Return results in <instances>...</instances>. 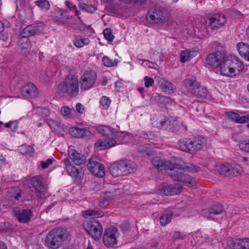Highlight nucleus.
Returning a JSON list of instances; mask_svg holds the SVG:
<instances>
[{
  "instance_id": "1",
  "label": "nucleus",
  "mask_w": 249,
  "mask_h": 249,
  "mask_svg": "<svg viewBox=\"0 0 249 249\" xmlns=\"http://www.w3.org/2000/svg\"><path fill=\"white\" fill-rule=\"evenodd\" d=\"M218 69L221 75L233 77L243 71L244 65L238 57L230 55L225 56Z\"/></svg>"
},
{
  "instance_id": "2",
  "label": "nucleus",
  "mask_w": 249,
  "mask_h": 249,
  "mask_svg": "<svg viewBox=\"0 0 249 249\" xmlns=\"http://www.w3.org/2000/svg\"><path fill=\"white\" fill-rule=\"evenodd\" d=\"M174 167L170 169V175L173 180L183 183L184 184L193 187L195 185V181L193 178L187 174H185L184 171L185 169L193 172H197L199 171V168L194 166H186L182 167L181 165L173 163Z\"/></svg>"
},
{
  "instance_id": "3",
  "label": "nucleus",
  "mask_w": 249,
  "mask_h": 249,
  "mask_svg": "<svg viewBox=\"0 0 249 249\" xmlns=\"http://www.w3.org/2000/svg\"><path fill=\"white\" fill-rule=\"evenodd\" d=\"M57 92L61 96H76L79 93L78 79L74 75H67L64 80L58 85Z\"/></svg>"
},
{
  "instance_id": "4",
  "label": "nucleus",
  "mask_w": 249,
  "mask_h": 249,
  "mask_svg": "<svg viewBox=\"0 0 249 249\" xmlns=\"http://www.w3.org/2000/svg\"><path fill=\"white\" fill-rule=\"evenodd\" d=\"M68 232L63 228H54L47 234L45 245L50 249H58L68 239Z\"/></svg>"
},
{
  "instance_id": "5",
  "label": "nucleus",
  "mask_w": 249,
  "mask_h": 249,
  "mask_svg": "<svg viewBox=\"0 0 249 249\" xmlns=\"http://www.w3.org/2000/svg\"><path fill=\"white\" fill-rule=\"evenodd\" d=\"M136 163L130 160H123L111 164L109 168L111 174L114 177L126 176L136 171Z\"/></svg>"
},
{
  "instance_id": "6",
  "label": "nucleus",
  "mask_w": 249,
  "mask_h": 249,
  "mask_svg": "<svg viewBox=\"0 0 249 249\" xmlns=\"http://www.w3.org/2000/svg\"><path fill=\"white\" fill-rule=\"evenodd\" d=\"M126 135L123 132H114L110 139L107 140H98L94 144L97 150H102L110 148L115 144L123 143Z\"/></svg>"
},
{
  "instance_id": "7",
  "label": "nucleus",
  "mask_w": 249,
  "mask_h": 249,
  "mask_svg": "<svg viewBox=\"0 0 249 249\" xmlns=\"http://www.w3.org/2000/svg\"><path fill=\"white\" fill-rule=\"evenodd\" d=\"M183 84L188 91L196 98H206L208 95V89L196 80L186 79L183 81Z\"/></svg>"
},
{
  "instance_id": "8",
  "label": "nucleus",
  "mask_w": 249,
  "mask_h": 249,
  "mask_svg": "<svg viewBox=\"0 0 249 249\" xmlns=\"http://www.w3.org/2000/svg\"><path fill=\"white\" fill-rule=\"evenodd\" d=\"M170 17V14L166 9L155 8L148 12L146 18L151 23L157 24L167 21Z\"/></svg>"
},
{
  "instance_id": "9",
  "label": "nucleus",
  "mask_w": 249,
  "mask_h": 249,
  "mask_svg": "<svg viewBox=\"0 0 249 249\" xmlns=\"http://www.w3.org/2000/svg\"><path fill=\"white\" fill-rule=\"evenodd\" d=\"M84 230L95 241L99 240L102 236L103 227L97 220L92 218L83 224Z\"/></svg>"
},
{
  "instance_id": "10",
  "label": "nucleus",
  "mask_w": 249,
  "mask_h": 249,
  "mask_svg": "<svg viewBox=\"0 0 249 249\" xmlns=\"http://www.w3.org/2000/svg\"><path fill=\"white\" fill-rule=\"evenodd\" d=\"M36 32H20L21 37L19 39L18 44V51L24 57H28L31 50V43L29 39V36H34Z\"/></svg>"
},
{
  "instance_id": "11",
  "label": "nucleus",
  "mask_w": 249,
  "mask_h": 249,
  "mask_svg": "<svg viewBox=\"0 0 249 249\" xmlns=\"http://www.w3.org/2000/svg\"><path fill=\"white\" fill-rule=\"evenodd\" d=\"M97 74L93 70L85 71L80 78L79 84L82 90H88L93 87L97 80Z\"/></svg>"
},
{
  "instance_id": "12",
  "label": "nucleus",
  "mask_w": 249,
  "mask_h": 249,
  "mask_svg": "<svg viewBox=\"0 0 249 249\" xmlns=\"http://www.w3.org/2000/svg\"><path fill=\"white\" fill-rule=\"evenodd\" d=\"M99 160L97 157H92L89 159L87 166L92 175L98 177H103L105 176V169L104 165Z\"/></svg>"
},
{
  "instance_id": "13",
  "label": "nucleus",
  "mask_w": 249,
  "mask_h": 249,
  "mask_svg": "<svg viewBox=\"0 0 249 249\" xmlns=\"http://www.w3.org/2000/svg\"><path fill=\"white\" fill-rule=\"evenodd\" d=\"M225 57V55L223 52L217 51L209 53L205 59L204 63L214 69H218Z\"/></svg>"
},
{
  "instance_id": "14",
  "label": "nucleus",
  "mask_w": 249,
  "mask_h": 249,
  "mask_svg": "<svg viewBox=\"0 0 249 249\" xmlns=\"http://www.w3.org/2000/svg\"><path fill=\"white\" fill-rule=\"evenodd\" d=\"M118 229L115 227H110L106 229L104 233L103 241L107 247H114L117 244L116 233Z\"/></svg>"
},
{
  "instance_id": "15",
  "label": "nucleus",
  "mask_w": 249,
  "mask_h": 249,
  "mask_svg": "<svg viewBox=\"0 0 249 249\" xmlns=\"http://www.w3.org/2000/svg\"><path fill=\"white\" fill-rule=\"evenodd\" d=\"M209 20V25L212 30H218L227 22L225 15L221 13L215 14L207 18Z\"/></svg>"
},
{
  "instance_id": "16",
  "label": "nucleus",
  "mask_w": 249,
  "mask_h": 249,
  "mask_svg": "<svg viewBox=\"0 0 249 249\" xmlns=\"http://www.w3.org/2000/svg\"><path fill=\"white\" fill-rule=\"evenodd\" d=\"M12 214L19 222L28 223L33 216V212L30 209H15L12 211Z\"/></svg>"
},
{
  "instance_id": "17",
  "label": "nucleus",
  "mask_w": 249,
  "mask_h": 249,
  "mask_svg": "<svg viewBox=\"0 0 249 249\" xmlns=\"http://www.w3.org/2000/svg\"><path fill=\"white\" fill-rule=\"evenodd\" d=\"M182 191V187L173 185H166L159 187L157 194L165 196H173L179 194Z\"/></svg>"
},
{
  "instance_id": "18",
  "label": "nucleus",
  "mask_w": 249,
  "mask_h": 249,
  "mask_svg": "<svg viewBox=\"0 0 249 249\" xmlns=\"http://www.w3.org/2000/svg\"><path fill=\"white\" fill-rule=\"evenodd\" d=\"M223 211L222 205L220 203H216L209 208L201 211V214L208 219L213 218L212 216L221 213Z\"/></svg>"
},
{
  "instance_id": "19",
  "label": "nucleus",
  "mask_w": 249,
  "mask_h": 249,
  "mask_svg": "<svg viewBox=\"0 0 249 249\" xmlns=\"http://www.w3.org/2000/svg\"><path fill=\"white\" fill-rule=\"evenodd\" d=\"M32 185L35 190L36 196L38 198H41V195H44L46 192V188L45 187L41 178L39 176H34L31 179Z\"/></svg>"
},
{
  "instance_id": "20",
  "label": "nucleus",
  "mask_w": 249,
  "mask_h": 249,
  "mask_svg": "<svg viewBox=\"0 0 249 249\" xmlns=\"http://www.w3.org/2000/svg\"><path fill=\"white\" fill-rule=\"evenodd\" d=\"M63 162L68 174L73 177L75 181L77 182L80 181L83 175L82 172H80L77 168L72 165L71 160L68 158L65 159Z\"/></svg>"
},
{
  "instance_id": "21",
  "label": "nucleus",
  "mask_w": 249,
  "mask_h": 249,
  "mask_svg": "<svg viewBox=\"0 0 249 249\" xmlns=\"http://www.w3.org/2000/svg\"><path fill=\"white\" fill-rule=\"evenodd\" d=\"M192 142L190 154L196 153L200 151L206 144V140L200 136L192 138Z\"/></svg>"
},
{
  "instance_id": "22",
  "label": "nucleus",
  "mask_w": 249,
  "mask_h": 249,
  "mask_svg": "<svg viewBox=\"0 0 249 249\" xmlns=\"http://www.w3.org/2000/svg\"><path fill=\"white\" fill-rule=\"evenodd\" d=\"M22 95L27 98H34L38 95L36 87L32 83H28L20 89Z\"/></svg>"
},
{
  "instance_id": "23",
  "label": "nucleus",
  "mask_w": 249,
  "mask_h": 249,
  "mask_svg": "<svg viewBox=\"0 0 249 249\" xmlns=\"http://www.w3.org/2000/svg\"><path fill=\"white\" fill-rule=\"evenodd\" d=\"M68 154L69 158L76 165H83L86 162V156L83 154L77 152L75 149L69 150Z\"/></svg>"
},
{
  "instance_id": "24",
  "label": "nucleus",
  "mask_w": 249,
  "mask_h": 249,
  "mask_svg": "<svg viewBox=\"0 0 249 249\" xmlns=\"http://www.w3.org/2000/svg\"><path fill=\"white\" fill-rule=\"evenodd\" d=\"M151 162L155 168L160 171L168 170L170 169L171 167H174L173 163L170 161L162 160L159 157L153 158Z\"/></svg>"
},
{
  "instance_id": "25",
  "label": "nucleus",
  "mask_w": 249,
  "mask_h": 249,
  "mask_svg": "<svg viewBox=\"0 0 249 249\" xmlns=\"http://www.w3.org/2000/svg\"><path fill=\"white\" fill-rule=\"evenodd\" d=\"M160 129L170 132H175L179 130V126L176 120H166L160 122Z\"/></svg>"
},
{
  "instance_id": "26",
  "label": "nucleus",
  "mask_w": 249,
  "mask_h": 249,
  "mask_svg": "<svg viewBox=\"0 0 249 249\" xmlns=\"http://www.w3.org/2000/svg\"><path fill=\"white\" fill-rule=\"evenodd\" d=\"M226 114L231 121L237 124H245L249 121V114L240 116L238 113L232 111L228 112Z\"/></svg>"
},
{
  "instance_id": "27",
  "label": "nucleus",
  "mask_w": 249,
  "mask_h": 249,
  "mask_svg": "<svg viewBox=\"0 0 249 249\" xmlns=\"http://www.w3.org/2000/svg\"><path fill=\"white\" fill-rule=\"evenodd\" d=\"M159 82L160 83V88L165 92H167L168 94H171L174 93L177 90L175 85L164 78H160Z\"/></svg>"
},
{
  "instance_id": "28",
  "label": "nucleus",
  "mask_w": 249,
  "mask_h": 249,
  "mask_svg": "<svg viewBox=\"0 0 249 249\" xmlns=\"http://www.w3.org/2000/svg\"><path fill=\"white\" fill-rule=\"evenodd\" d=\"M96 130L99 133L106 137V139H102L101 140H106L107 142L109 139L111 138L113 132V128L111 127L103 125L98 126Z\"/></svg>"
},
{
  "instance_id": "29",
  "label": "nucleus",
  "mask_w": 249,
  "mask_h": 249,
  "mask_svg": "<svg viewBox=\"0 0 249 249\" xmlns=\"http://www.w3.org/2000/svg\"><path fill=\"white\" fill-rule=\"evenodd\" d=\"M237 49L239 54L245 59L249 61V45L244 43L239 42L237 44Z\"/></svg>"
},
{
  "instance_id": "30",
  "label": "nucleus",
  "mask_w": 249,
  "mask_h": 249,
  "mask_svg": "<svg viewBox=\"0 0 249 249\" xmlns=\"http://www.w3.org/2000/svg\"><path fill=\"white\" fill-rule=\"evenodd\" d=\"M192 138H184L180 139L178 142L179 148L181 151L190 153Z\"/></svg>"
},
{
  "instance_id": "31",
  "label": "nucleus",
  "mask_w": 249,
  "mask_h": 249,
  "mask_svg": "<svg viewBox=\"0 0 249 249\" xmlns=\"http://www.w3.org/2000/svg\"><path fill=\"white\" fill-rule=\"evenodd\" d=\"M232 247L234 249H249V239H236L233 241Z\"/></svg>"
},
{
  "instance_id": "32",
  "label": "nucleus",
  "mask_w": 249,
  "mask_h": 249,
  "mask_svg": "<svg viewBox=\"0 0 249 249\" xmlns=\"http://www.w3.org/2000/svg\"><path fill=\"white\" fill-rule=\"evenodd\" d=\"M45 25L41 22H36L27 26L23 31H41L44 30Z\"/></svg>"
},
{
  "instance_id": "33",
  "label": "nucleus",
  "mask_w": 249,
  "mask_h": 249,
  "mask_svg": "<svg viewBox=\"0 0 249 249\" xmlns=\"http://www.w3.org/2000/svg\"><path fill=\"white\" fill-rule=\"evenodd\" d=\"M242 169L239 166H234L229 164V171L228 177L237 176L242 173Z\"/></svg>"
},
{
  "instance_id": "34",
  "label": "nucleus",
  "mask_w": 249,
  "mask_h": 249,
  "mask_svg": "<svg viewBox=\"0 0 249 249\" xmlns=\"http://www.w3.org/2000/svg\"><path fill=\"white\" fill-rule=\"evenodd\" d=\"M215 171L221 175L228 177L229 171V164H220L215 166Z\"/></svg>"
},
{
  "instance_id": "35",
  "label": "nucleus",
  "mask_w": 249,
  "mask_h": 249,
  "mask_svg": "<svg viewBox=\"0 0 249 249\" xmlns=\"http://www.w3.org/2000/svg\"><path fill=\"white\" fill-rule=\"evenodd\" d=\"M78 6L80 9L90 13H93L96 10V8L94 6L88 5L83 2L79 3Z\"/></svg>"
},
{
  "instance_id": "36",
  "label": "nucleus",
  "mask_w": 249,
  "mask_h": 249,
  "mask_svg": "<svg viewBox=\"0 0 249 249\" xmlns=\"http://www.w3.org/2000/svg\"><path fill=\"white\" fill-rule=\"evenodd\" d=\"M173 213H163L160 218V223L162 226H165L169 223L172 218Z\"/></svg>"
},
{
  "instance_id": "37",
  "label": "nucleus",
  "mask_w": 249,
  "mask_h": 249,
  "mask_svg": "<svg viewBox=\"0 0 249 249\" xmlns=\"http://www.w3.org/2000/svg\"><path fill=\"white\" fill-rule=\"evenodd\" d=\"M89 43V38H83L77 37L73 41L74 45L78 48L83 47L84 45H88Z\"/></svg>"
},
{
  "instance_id": "38",
  "label": "nucleus",
  "mask_w": 249,
  "mask_h": 249,
  "mask_svg": "<svg viewBox=\"0 0 249 249\" xmlns=\"http://www.w3.org/2000/svg\"><path fill=\"white\" fill-rule=\"evenodd\" d=\"M102 61L104 65L108 67L115 66L117 65L118 62L117 59H115L113 61L107 56L103 57Z\"/></svg>"
},
{
  "instance_id": "39",
  "label": "nucleus",
  "mask_w": 249,
  "mask_h": 249,
  "mask_svg": "<svg viewBox=\"0 0 249 249\" xmlns=\"http://www.w3.org/2000/svg\"><path fill=\"white\" fill-rule=\"evenodd\" d=\"M82 128H79L75 127H72L70 129V134L74 138H82Z\"/></svg>"
},
{
  "instance_id": "40",
  "label": "nucleus",
  "mask_w": 249,
  "mask_h": 249,
  "mask_svg": "<svg viewBox=\"0 0 249 249\" xmlns=\"http://www.w3.org/2000/svg\"><path fill=\"white\" fill-rule=\"evenodd\" d=\"M64 3L68 8L74 12L75 16H78L80 15L81 13L77 10L76 5L68 0L65 1Z\"/></svg>"
},
{
  "instance_id": "41",
  "label": "nucleus",
  "mask_w": 249,
  "mask_h": 249,
  "mask_svg": "<svg viewBox=\"0 0 249 249\" xmlns=\"http://www.w3.org/2000/svg\"><path fill=\"white\" fill-rule=\"evenodd\" d=\"M21 197V193H17L15 195H12V196L11 197V199L6 200L5 203L6 205H8V206H12L16 203L15 201L12 199L13 198H14L15 199L17 200H18Z\"/></svg>"
},
{
  "instance_id": "42",
  "label": "nucleus",
  "mask_w": 249,
  "mask_h": 249,
  "mask_svg": "<svg viewBox=\"0 0 249 249\" xmlns=\"http://www.w3.org/2000/svg\"><path fill=\"white\" fill-rule=\"evenodd\" d=\"M35 4L44 11H48L50 9V4L48 0L44 1V2H35Z\"/></svg>"
},
{
  "instance_id": "43",
  "label": "nucleus",
  "mask_w": 249,
  "mask_h": 249,
  "mask_svg": "<svg viewBox=\"0 0 249 249\" xmlns=\"http://www.w3.org/2000/svg\"><path fill=\"white\" fill-rule=\"evenodd\" d=\"M10 40L7 32H0V43L2 45H6Z\"/></svg>"
},
{
  "instance_id": "44",
  "label": "nucleus",
  "mask_w": 249,
  "mask_h": 249,
  "mask_svg": "<svg viewBox=\"0 0 249 249\" xmlns=\"http://www.w3.org/2000/svg\"><path fill=\"white\" fill-rule=\"evenodd\" d=\"M110 100L107 96H103L100 101V105L105 109H108L110 104Z\"/></svg>"
},
{
  "instance_id": "45",
  "label": "nucleus",
  "mask_w": 249,
  "mask_h": 249,
  "mask_svg": "<svg viewBox=\"0 0 249 249\" xmlns=\"http://www.w3.org/2000/svg\"><path fill=\"white\" fill-rule=\"evenodd\" d=\"M153 98L154 100L157 102L158 104H161L164 103L166 102V100H168V98L159 95V94L156 93L154 96H153Z\"/></svg>"
},
{
  "instance_id": "46",
  "label": "nucleus",
  "mask_w": 249,
  "mask_h": 249,
  "mask_svg": "<svg viewBox=\"0 0 249 249\" xmlns=\"http://www.w3.org/2000/svg\"><path fill=\"white\" fill-rule=\"evenodd\" d=\"M113 195L108 196L109 197H106L102 201L99 202V206L101 208H105L109 205L111 201Z\"/></svg>"
},
{
  "instance_id": "47",
  "label": "nucleus",
  "mask_w": 249,
  "mask_h": 249,
  "mask_svg": "<svg viewBox=\"0 0 249 249\" xmlns=\"http://www.w3.org/2000/svg\"><path fill=\"white\" fill-rule=\"evenodd\" d=\"M239 146L241 150L249 152V140L241 141Z\"/></svg>"
},
{
  "instance_id": "48",
  "label": "nucleus",
  "mask_w": 249,
  "mask_h": 249,
  "mask_svg": "<svg viewBox=\"0 0 249 249\" xmlns=\"http://www.w3.org/2000/svg\"><path fill=\"white\" fill-rule=\"evenodd\" d=\"M186 237V234L184 232H180L179 231H175L173 233V238L176 240H183Z\"/></svg>"
},
{
  "instance_id": "49",
  "label": "nucleus",
  "mask_w": 249,
  "mask_h": 249,
  "mask_svg": "<svg viewBox=\"0 0 249 249\" xmlns=\"http://www.w3.org/2000/svg\"><path fill=\"white\" fill-rule=\"evenodd\" d=\"M190 56H189V53H188V51L185 50L181 52L180 54V61L184 63L187 61L190 60Z\"/></svg>"
},
{
  "instance_id": "50",
  "label": "nucleus",
  "mask_w": 249,
  "mask_h": 249,
  "mask_svg": "<svg viewBox=\"0 0 249 249\" xmlns=\"http://www.w3.org/2000/svg\"><path fill=\"white\" fill-rule=\"evenodd\" d=\"M3 124H4V126L7 128H10V127L13 126L12 130L15 132L18 127V121L17 120L10 121L9 123H6Z\"/></svg>"
},
{
  "instance_id": "51",
  "label": "nucleus",
  "mask_w": 249,
  "mask_h": 249,
  "mask_svg": "<svg viewBox=\"0 0 249 249\" xmlns=\"http://www.w3.org/2000/svg\"><path fill=\"white\" fill-rule=\"evenodd\" d=\"M82 138L91 139L93 137V134L89 130L86 128H82Z\"/></svg>"
},
{
  "instance_id": "52",
  "label": "nucleus",
  "mask_w": 249,
  "mask_h": 249,
  "mask_svg": "<svg viewBox=\"0 0 249 249\" xmlns=\"http://www.w3.org/2000/svg\"><path fill=\"white\" fill-rule=\"evenodd\" d=\"M144 80L145 82L144 85L146 88H149L150 86H152L154 83V80L152 77L145 76L144 78Z\"/></svg>"
},
{
  "instance_id": "53",
  "label": "nucleus",
  "mask_w": 249,
  "mask_h": 249,
  "mask_svg": "<svg viewBox=\"0 0 249 249\" xmlns=\"http://www.w3.org/2000/svg\"><path fill=\"white\" fill-rule=\"evenodd\" d=\"M71 112V108L66 106L63 107L61 109V112L62 114L64 116L69 117L70 116Z\"/></svg>"
},
{
  "instance_id": "54",
  "label": "nucleus",
  "mask_w": 249,
  "mask_h": 249,
  "mask_svg": "<svg viewBox=\"0 0 249 249\" xmlns=\"http://www.w3.org/2000/svg\"><path fill=\"white\" fill-rule=\"evenodd\" d=\"M53 162L52 159H48L46 161H41V166L43 169H46L49 167L50 164H52Z\"/></svg>"
},
{
  "instance_id": "55",
  "label": "nucleus",
  "mask_w": 249,
  "mask_h": 249,
  "mask_svg": "<svg viewBox=\"0 0 249 249\" xmlns=\"http://www.w3.org/2000/svg\"><path fill=\"white\" fill-rule=\"evenodd\" d=\"M22 147L23 148H25V150H23V152H21L23 155H27L33 152L34 148L31 146L23 145Z\"/></svg>"
},
{
  "instance_id": "56",
  "label": "nucleus",
  "mask_w": 249,
  "mask_h": 249,
  "mask_svg": "<svg viewBox=\"0 0 249 249\" xmlns=\"http://www.w3.org/2000/svg\"><path fill=\"white\" fill-rule=\"evenodd\" d=\"M105 38L109 42L112 41L114 38V36L112 35V32H103Z\"/></svg>"
},
{
  "instance_id": "57",
  "label": "nucleus",
  "mask_w": 249,
  "mask_h": 249,
  "mask_svg": "<svg viewBox=\"0 0 249 249\" xmlns=\"http://www.w3.org/2000/svg\"><path fill=\"white\" fill-rule=\"evenodd\" d=\"M9 26V23L7 21L2 22L0 20V31H3L5 29H7Z\"/></svg>"
},
{
  "instance_id": "58",
  "label": "nucleus",
  "mask_w": 249,
  "mask_h": 249,
  "mask_svg": "<svg viewBox=\"0 0 249 249\" xmlns=\"http://www.w3.org/2000/svg\"><path fill=\"white\" fill-rule=\"evenodd\" d=\"M94 213H93L92 216L95 217H101L104 215V213L100 210H93Z\"/></svg>"
},
{
  "instance_id": "59",
  "label": "nucleus",
  "mask_w": 249,
  "mask_h": 249,
  "mask_svg": "<svg viewBox=\"0 0 249 249\" xmlns=\"http://www.w3.org/2000/svg\"><path fill=\"white\" fill-rule=\"evenodd\" d=\"M94 213L92 210H88L83 212V215L84 217L87 218L89 216H91Z\"/></svg>"
},
{
  "instance_id": "60",
  "label": "nucleus",
  "mask_w": 249,
  "mask_h": 249,
  "mask_svg": "<svg viewBox=\"0 0 249 249\" xmlns=\"http://www.w3.org/2000/svg\"><path fill=\"white\" fill-rule=\"evenodd\" d=\"M76 111L78 113H83L84 112V108L83 107V105L79 103H78L76 104Z\"/></svg>"
},
{
  "instance_id": "61",
  "label": "nucleus",
  "mask_w": 249,
  "mask_h": 249,
  "mask_svg": "<svg viewBox=\"0 0 249 249\" xmlns=\"http://www.w3.org/2000/svg\"><path fill=\"white\" fill-rule=\"evenodd\" d=\"M188 51V53H189V56H190V58L196 56L198 54V51L195 50H187Z\"/></svg>"
},
{
  "instance_id": "62",
  "label": "nucleus",
  "mask_w": 249,
  "mask_h": 249,
  "mask_svg": "<svg viewBox=\"0 0 249 249\" xmlns=\"http://www.w3.org/2000/svg\"><path fill=\"white\" fill-rule=\"evenodd\" d=\"M147 0H134V5L135 6H141L143 4H145Z\"/></svg>"
},
{
  "instance_id": "63",
  "label": "nucleus",
  "mask_w": 249,
  "mask_h": 249,
  "mask_svg": "<svg viewBox=\"0 0 249 249\" xmlns=\"http://www.w3.org/2000/svg\"><path fill=\"white\" fill-rule=\"evenodd\" d=\"M6 163L5 156L1 155L0 156V167Z\"/></svg>"
},
{
  "instance_id": "64",
  "label": "nucleus",
  "mask_w": 249,
  "mask_h": 249,
  "mask_svg": "<svg viewBox=\"0 0 249 249\" xmlns=\"http://www.w3.org/2000/svg\"><path fill=\"white\" fill-rule=\"evenodd\" d=\"M0 249H7L6 245L2 241H0Z\"/></svg>"
}]
</instances>
